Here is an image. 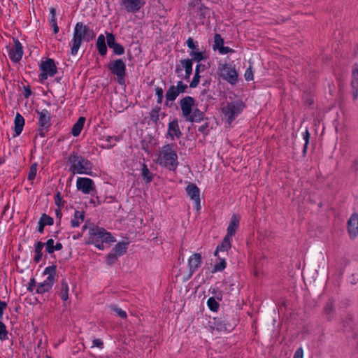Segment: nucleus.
Segmentation results:
<instances>
[{"instance_id":"nucleus-1","label":"nucleus","mask_w":358,"mask_h":358,"mask_svg":"<svg viewBox=\"0 0 358 358\" xmlns=\"http://www.w3.org/2000/svg\"><path fill=\"white\" fill-rule=\"evenodd\" d=\"M94 37L95 33L89 26L81 22H77L73 29L72 39L69 43L71 55H76L83 41L90 42Z\"/></svg>"},{"instance_id":"nucleus-2","label":"nucleus","mask_w":358,"mask_h":358,"mask_svg":"<svg viewBox=\"0 0 358 358\" xmlns=\"http://www.w3.org/2000/svg\"><path fill=\"white\" fill-rule=\"evenodd\" d=\"M115 241L112 234L105 229L91 224L89 227L88 239L85 241L86 245H94L97 249L103 250L104 243Z\"/></svg>"},{"instance_id":"nucleus-3","label":"nucleus","mask_w":358,"mask_h":358,"mask_svg":"<svg viewBox=\"0 0 358 358\" xmlns=\"http://www.w3.org/2000/svg\"><path fill=\"white\" fill-rule=\"evenodd\" d=\"M182 116L187 122H200L203 120L204 113L196 106L195 99L186 96L179 101Z\"/></svg>"},{"instance_id":"nucleus-4","label":"nucleus","mask_w":358,"mask_h":358,"mask_svg":"<svg viewBox=\"0 0 358 358\" xmlns=\"http://www.w3.org/2000/svg\"><path fill=\"white\" fill-rule=\"evenodd\" d=\"M68 161L70 163L69 171L73 174L93 176L92 163L77 152H71L68 157Z\"/></svg>"},{"instance_id":"nucleus-5","label":"nucleus","mask_w":358,"mask_h":358,"mask_svg":"<svg viewBox=\"0 0 358 358\" xmlns=\"http://www.w3.org/2000/svg\"><path fill=\"white\" fill-rule=\"evenodd\" d=\"M157 163L170 171H175L178 166V157L172 144H166L160 149Z\"/></svg>"},{"instance_id":"nucleus-6","label":"nucleus","mask_w":358,"mask_h":358,"mask_svg":"<svg viewBox=\"0 0 358 358\" xmlns=\"http://www.w3.org/2000/svg\"><path fill=\"white\" fill-rule=\"evenodd\" d=\"M56 266L52 265L44 269L43 274L48 276L42 282L37 284L36 289L37 294H43L51 290L56 281Z\"/></svg>"},{"instance_id":"nucleus-7","label":"nucleus","mask_w":358,"mask_h":358,"mask_svg":"<svg viewBox=\"0 0 358 358\" xmlns=\"http://www.w3.org/2000/svg\"><path fill=\"white\" fill-rule=\"evenodd\" d=\"M217 74L231 85H236L238 82L237 71L234 66L229 64H219Z\"/></svg>"},{"instance_id":"nucleus-8","label":"nucleus","mask_w":358,"mask_h":358,"mask_svg":"<svg viewBox=\"0 0 358 358\" xmlns=\"http://www.w3.org/2000/svg\"><path fill=\"white\" fill-rule=\"evenodd\" d=\"M36 113L38 115L37 124L38 127V131L40 136L43 137L49 131L52 125L51 113L45 108L41 109L40 110H36Z\"/></svg>"},{"instance_id":"nucleus-9","label":"nucleus","mask_w":358,"mask_h":358,"mask_svg":"<svg viewBox=\"0 0 358 358\" xmlns=\"http://www.w3.org/2000/svg\"><path fill=\"white\" fill-rule=\"evenodd\" d=\"M244 104L241 101H234L227 103L222 108V113L229 124H231L235 118L241 114L244 108Z\"/></svg>"},{"instance_id":"nucleus-10","label":"nucleus","mask_w":358,"mask_h":358,"mask_svg":"<svg viewBox=\"0 0 358 358\" xmlns=\"http://www.w3.org/2000/svg\"><path fill=\"white\" fill-rule=\"evenodd\" d=\"M39 69L41 73L38 75V79L41 83H43L49 77H53L57 72L55 61L50 58L42 61L39 65Z\"/></svg>"},{"instance_id":"nucleus-11","label":"nucleus","mask_w":358,"mask_h":358,"mask_svg":"<svg viewBox=\"0 0 358 358\" xmlns=\"http://www.w3.org/2000/svg\"><path fill=\"white\" fill-rule=\"evenodd\" d=\"M110 71L117 76L120 85L125 83L126 64L122 59H117L108 64Z\"/></svg>"},{"instance_id":"nucleus-12","label":"nucleus","mask_w":358,"mask_h":358,"mask_svg":"<svg viewBox=\"0 0 358 358\" xmlns=\"http://www.w3.org/2000/svg\"><path fill=\"white\" fill-rule=\"evenodd\" d=\"M192 59H181L180 63L176 66L175 71L178 76L189 80L192 73Z\"/></svg>"},{"instance_id":"nucleus-13","label":"nucleus","mask_w":358,"mask_h":358,"mask_svg":"<svg viewBox=\"0 0 358 358\" xmlns=\"http://www.w3.org/2000/svg\"><path fill=\"white\" fill-rule=\"evenodd\" d=\"M13 44L7 46L8 55L9 59L14 63L19 62L23 56V46L17 38H13Z\"/></svg>"},{"instance_id":"nucleus-14","label":"nucleus","mask_w":358,"mask_h":358,"mask_svg":"<svg viewBox=\"0 0 358 358\" xmlns=\"http://www.w3.org/2000/svg\"><path fill=\"white\" fill-rule=\"evenodd\" d=\"M76 188L85 194H92L96 190L94 182L89 178H78Z\"/></svg>"},{"instance_id":"nucleus-15","label":"nucleus","mask_w":358,"mask_h":358,"mask_svg":"<svg viewBox=\"0 0 358 358\" xmlns=\"http://www.w3.org/2000/svg\"><path fill=\"white\" fill-rule=\"evenodd\" d=\"M186 192L188 196L194 201V208L196 210L201 209L200 189L194 183H189L186 187Z\"/></svg>"},{"instance_id":"nucleus-16","label":"nucleus","mask_w":358,"mask_h":358,"mask_svg":"<svg viewBox=\"0 0 358 358\" xmlns=\"http://www.w3.org/2000/svg\"><path fill=\"white\" fill-rule=\"evenodd\" d=\"M121 6L128 13H136L144 5V2L141 0H119Z\"/></svg>"},{"instance_id":"nucleus-17","label":"nucleus","mask_w":358,"mask_h":358,"mask_svg":"<svg viewBox=\"0 0 358 358\" xmlns=\"http://www.w3.org/2000/svg\"><path fill=\"white\" fill-rule=\"evenodd\" d=\"M348 231L351 238H355L358 235V214L352 213L348 221Z\"/></svg>"},{"instance_id":"nucleus-18","label":"nucleus","mask_w":358,"mask_h":358,"mask_svg":"<svg viewBox=\"0 0 358 358\" xmlns=\"http://www.w3.org/2000/svg\"><path fill=\"white\" fill-rule=\"evenodd\" d=\"M166 135L171 140H174L175 138H179L182 136V132L180 129L178 120L177 119L169 122Z\"/></svg>"},{"instance_id":"nucleus-19","label":"nucleus","mask_w":358,"mask_h":358,"mask_svg":"<svg viewBox=\"0 0 358 358\" xmlns=\"http://www.w3.org/2000/svg\"><path fill=\"white\" fill-rule=\"evenodd\" d=\"M202 263V257L201 254L194 253L188 259V268L192 275L200 267Z\"/></svg>"},{"instance_id":"nucleus-20","label":"nucleus","mask_w":358,"mask_h":358,"mask_svg":"<svg viewBox=\"0 0 358 358\" xmlns=\"http://www.w3.org/2000/svg\"><path fill=\"white\" fill-rule=\"evenodd\" d=\"M213 330L220 333H229L233 329V326L222 319L215 320Z\"/></svg>"},{"instance_id":"nucleus-21","label":"nucleus","mask_w":358,"mask_h":358,"mask_svg":"<svg viewBox=\"0 0 358 358\" xmlns=\"http://www.w3.org/2000/svg\"><path fill=\"white\" fill-rule=\"evenodd\" d=\"M239 217L237 215L234 214L231 217L229 224L227 227L226 236L232 238L239 226Z\"/></svg>"},{"instance_id":"nucleus-22","label":"nucleus","mask_w":358,"mask_h":358,"mask_svg":"<svg viewBox=\"0 0 358 358\" xmlns=\"http://www.w3.org/2000/svg\"><path fill=\"white\" fill-rule=\"evenodd\" d=\"M24 126V118L22 115L17 113L14 120V137L19 136L22 133Z\"/></svg>"},{"instance_id":"nucleus-23","label":"nucleus","mask_w":358,"mask_h":358,"mask_svg":"<svg viewBox=\"0 0 358 358\" xmlns=\"http://www.w3.org/2000/svg\"><path fill=\"white\" fill-rule=\"evenodd\" d=\"M351 86L353 99L356 100L358 98V68L357 66H354L352 69Z\"/></svg>"},{"instance_id":"nucleus-24","label":"nucleus","mask_w":358,"mask_h":358,"mask_svg":"<svg viewBox=\"0 0 358 358\" xmlns=\"http://www.w3.org/2000/svg\"><path fill=\"white\" fill-rule=\"evenodd\" d=\"M231 239L232 238L225 236L222 243L217 246V248L214 252L215 256L219 255L218 253L220 252H227L231 247Z\"/></svg>"},{"instance_id":"nucleus-25","label":"nucleus","mask_w":358,"mask_h":358,"mask_svg":"<svg viewBox=\"0 0 358 358\" xmlns=\"http://www.w3.org/2000/svg\"><path fill=\"white\" fill-rule=\"evenodd\" d=\"M96 47L99 53L101 56H105L107 53V46L106 44V38L103 34H100L96 42Z\"/></svg>"},{"instance_id":"nucleus-26","label":"nucleus","mask_w":358,"mask_h":358,"mask_svg":"<svg viewBox=\"0 0 358 358\" xmlns=\"http://www.w3.org/2000/svg\"><path fill=\"white\" fill-rule=\"evenodd\" d=\"M85 213L83 210H75L73 217L71 221V226L73 228L78 227L84 221Z\"/></svg>"},{"instance_id":"nucleus-27","label":"nucleus","mask_w":358,"mask_h":358,"mask_svg":"<svg viewBox=\"0 0 358 358\" xmlns=\"http://www.w3.org/2000/svg\"><path fill=\"white\" fill-rule=\"evenodd\" d=\"M180 93L175 87V85H171L167 90L165 96L166 99V105H169V102L174 101L176 98L178 96Z\"/></svg>"},{"instance_id":"nucleus-28","label":"nucleus","mask_w":358,"mask_h":358,"mask_svg":"<svg viewBox=\"0 0 358 358\" xmlns=\"http://www.w3.org/2000/svg\"><path fill=\"white\" fill-rule=\"evenodd\" d=\"M34 252L35 253V255L33 258V260L36 264H37V263L40 262L42 259V257H43L42 250L44 247V243L41 241H38V242H36L34 243Z\"/></svg>"},{"instance_id":"nucleus-29","label":"nucleus","mask_w":358,"mask_h":358,"mask_svg":"<svg viewBox=\"0 0 358 358\" xmlns=\"http://www.w3.org/2000/svg\"><path fill=\"white\" fill-rule=\"evenodd\" d=\"M85 122V118L84 117H80L77 122L73 125L71 134L73 136L76 137L80 135L83 129Z\"/></svg>"},{"instance_id":"nucleus-30","label":"nucleus","mask_w":358,"mask_h":358,"mask_svg":"<svg viewBox=\"0 0 358 358\" xmlns=\"http://www.w3.org/2000/svg\"><path fill=\"white\" fill-rule=\"evenodd\" d=\"M61 289L59 295L63 301L69 299V285L65 279L61 280Z\"/></svg>"},{"instance_id":"nucleus-31","label":"nucleus","mask_w":358,"mask_h":358,"mask_svg":"<svg viewBox=\"0 0 358 358\" xmlns=\"http://www.w3.org/2000/svg\"><path fill=\"white\" fill-rule=\"evenodd\" d=\"M102 140L106 143L103 147L106 149H110L115 145L117 142L120 141V138L117 136H103Z\"/></svg>"},{"instance_id":"nucleus-32","label":"nucleus","mask_w":358,"mask_h":358,"mask_svg":"<svg viewBox=\"0 0 358 358\" xmlns=\"http://www.w3.org/2000/svg\"><path fill=\"white\" fill-rule=\"evenodd\" d=\"M189 55L192 57V62H200L201 61L206 60L207 59V56L203 51L195 50L190 51L189 52Z\"/></svg>"},{"instance_id":"nucleus-33","label":"nucleus","mask_w":358,"mask_h":358,"mask_svg":"<svg viewBox=\"0 0 358 358\" xmlns=\"http://www.w3.org/2000/svg\"><path fill=\"white\" fill-rule=\"evenodd\" d=\"M218 262L215 263L213 267V272H220L222 271L227 266V262L224 257H221L220 255L217 256Z\"/></svg>"},{"instance_id":"nucleus-34","label":"nucleus","mask_w":358,"mask_h":358,"mask_svg":"<svg viewBox=\"0 0 358 358\" xmlns=\"http://www.w3.org/2000/svg\"><path fill=\"white\" fill-rule=\"evenodd\" d=\"M128 248V243L119 242L113 248V251L116 253L119 257L123 255Z\"/></svg>"},{"instance_id":"nucleus-35","label":"nucleus","mask_w":358,"mask_h":358,"mask_svg":"<svg viewBox=\"0 0 358 358\" xmlns=\"http://www.w3.org/2000/svg\"><path fill=\"white\" fill-rule=\"evenodd\" d=\"M141 176L148 183L150 182L153 179V174L149 171L145 164H142Z\"/></svg>"},{"instance_id":"nucleus-36","label":"nucleus","mask_w":358,"mask_h":358,"mask_svg":"<svg viewBox=\"0 0 358 358\" xmlns=\"http://www.w3.org/2000/svg\"><path fill=\"white\" fill-rule=\"evenodd\" d=\"M224 46V40L220 34H215L214 35V41L213 45V50H218Z\"/></svg>"},{"instance_id":"nucleus-37","label":"nucleus","mask_w":358,"mask_h":358,"mask_svg":"<svg viewBox=\"0 0 358 358\" xmlns=\"http://www.w3.org/2000/svg\"><path fill=\"white\" fill-rule=\"evenodd\" d=\"M8 339V333L6 329V326L4 323L0 321V340L1 341Z\"/></svg>"},{"instance_id":"nucleus-38","label":"nucleus","mask_w":358,"mask_h":358,"mask_svg":"<svg viewBox=\"0 0 358 358\" xmlns=\"http://www.w3.org/2000/svg\"><path fill=\"white\" fill-rule=\"evenodd\" d=\"M207 306L210 310L214 312L217 311L219 308V303L213 297H210L208 299Z\"/></svg>"},{"instance_id":"nucleus-39","label":"nucleus","mask_w":358,"mask_h":358,"mask_svg":"<svg viewBox=\"0 0 358 358\" xmlns=\"http://www.w3.org/2000/svg\"><path fill=\"white\" fill-rule=\"evenodd\" d=\"M39 221L43 223L45 226H52L54 224L53 218L45 213L42 214Z\"/></svg>"},{"instance_id":"nucleus-40","label":"nucleus","mask_w":358,"mask_h":358,"mask_svg":"<svg viewBox=\"0 0 358 358\" xmlns=\"http://www.w3.org/2000/svg\"><path fill=\"white\" fill-rule=\"evenodd\" d=\"M160 108H152L150 113V118L154 122H157L159 119Z\"/></svg>"},{"instance_id":"nucleus-41","label":"nucleus","mask_w":358,"mask_h":358,"mask_svg":"<svg viewBox=\"0 0 358 358\" xmlns=\"http://www.w3.org/2000/svg\"><path fill=\"white\" fill-rule=\"evenodd\" d=\"M186 45L189 49L192 50V51L199 50L198 42L194 41L191 37L188 38L186 41Z\"/></svg>"},{"instance_id":"nucleus-42","label":"nucleus","mask_w":358,"mask_h":358,"mask_svg":"<svg viewBox=\"0 0 358 358\" xmlns=\"http://www.w3.org/2000/svg\"><path fill=\"white\" fill-rule=\"evenodd\" d=\"M55 241L52 238L48 239L45 243V250L48 254L54 252Z\"/></svg>"},{"instance_id":"nucleus-43","label":"nucleus","mask_w":358,"mask_h":358,"mask_svg":"<svg viewBox=\"0 0 358 358\" xmlns=\"http://www.w3.org/2000/svg\"><path fill=\"white\" fill-rule=\"evenodd\" d=\"M37 172V164H34L31 166L27 178L29 180H33L35 179Z\"/></svg>"},{"instance_id":"nucleus-44","label":"nucleus","mask_w":358,"mask_h":358,"mask_svg":"<svg viewBox=\"0 0 358 358\" xmlns=\"http://www.w3.org/2000/svg\"><path fill=\"white\" fill-rule=\"evenodd\" d=\"M106 41L107 45L110 48H112L117 43L115 42V38L113 34L106 32Z\"/></svg>"},{"instance_id":"nucleus-45","label":"nucleus","mask_w":358,"mask_h":358,"mask_svg":"<svg viewBox=\"0 0 358 358\" xmlns=\"http://www.w3.org/2000/svg\"><path fill=\"white\" fill-rule=\"evenodd\" d=\"M118 255L115 253L113 251L109 253L106 257V262L108 265H112L115 263L117 260Z\"/></svg>"},{"instance_id":"nucleus-46","label":"nucleus","mask_w":358,"mask_h":358,"mask_svg":"<svg viewBox=\"0 0 358 358\" xmlns=\"http://www.w3.org/2000/svg\"><path fill=\"white\" fill-rule=\"evenodd\" d=\"M201 76L199 75V73L194 72V76L193 77L192 80L191 81L189 84V87L191 88H195L198 86L200 82Z\"/></svg>"},{"instance_id":"nucleus-47","label":"nucleus","mask_w":358,"mask_h":358,"mask_svg":"<svg viewBox=\"0 0 358 358\" xmlns=\"http://www.w3.org/2000/svg\"><path fill=\"white\" fill-rule=\"evenodd\" d=\"M111 49L117 55H122L124 53V48L120 43H116Z\"/></svg>"},{"instance_id":"nucleus-48","label":"nucleus","mask_w":358,"mask_h":358,"mask_svg":"<svg viewBox=\"0 0 358 358\" xmlns=\"http://www.w3.org/2000/svg\"><path fill=\"white\" fill-rule=\"evenodd\" d=\"M155 94L157 97V103L161 104L163 101L164 98V90L162 87H157L155 88Z\"/></svg>"},{"instance_id":"nucleus-49","label":"nucleus","mask_w":358,"mask_h":358,"mask_svg":"<svg viewBox=\"0 0 358 358\" xmlns=\"http://www.w3.org/2000/svg\"><path fill=\"white\" fill-rule=\"evenodd\" d=\"M175 87L177 89L180 94L185 92L187 89V85L185 84L182 81H178Z\"/></svg>"},{"instance_id":"nucleus-50","label":"nucleus","mask_w":358,"mask_h":358,"mask_svg":"<svg viewBox=\"0 0 358 358\" xmlns=\"http://www.w3.org/2000/svg\"><path fill=\"white\" fill-rule=\"evenodd\" d=\"M111 310H113L114 312H115L117 313V315L118 316H120L121 318H126L127 317V313L124 310H122L121 308L115 306H112L111 307Z\"/></svg>"},{"instance_id":"nucleus-51","label":"nucleus","mask_w":358,"mask_h":358,"mask_svg":"<svg viewBox=\"0 0 358 358\" xmlns=\"http://www.w3.org/2000/svg\"><path fill=\"white\" fill-rule=\"evenodd\" d=\"M57 22L56 9L55 8L52 7V8H50L49 22L52 23V22Z\"/></svg>"},{"instance_id":"nucleus-52","label":"nucleus","mask_w":358,"mask_h":358,"mask_svg":"<svg viewBox=\"0 0 358 358\" xmlns=\"http://www.w3.org/2000/svg\"><path fill=\"white\" fill-rule=\"evenodd\" d=\"M208 124L206 122L205 124L201 125L198 128V131L203 134L205 136L208 134Z\"/></svg>"},{"instance_id":"nucleus-53","label":"nucleus","mask_w":358,"mask_h":358,"mask_svg":"<svg viewBox=\"0 0 358 358\" xmlns=\"http://www.w3.org/2000/svg\"><path fill=\"white\" fill-rule=\"evenodd\" d=\"M302 136H303V138L304 139L305 141V144H304V151H306V148H307V146H308V144L309 143V138H310V133L308 131V130L306 129V131L302 134Z\"/></svg>"},{"instance_id":"nucleus-54","label":"nucleus","mask_w":358,"mask_h":358,"mask_svg":"<svg viewBox=\"0 0 358 358\" xmlns=\"http://www.w3.org/2000/svg\"><path fill=\"white\" fill-rule=\"evenodd\" d=\"M334 311V304L331 301H329L325 307H324V312L327 314H331Z\"/></svg>"},{"instance_id":"nucleus-55","label":"nucleus","mask_w":358,"mask_h":358,"mask_svg":"<svg viewBox=\"0 0 358 358\" xmlns=\"http://www.w3.org/2000/svg\"><path fill=\"white\" fill-rule=\"evenodd\" d=\"M245 79L247 81L252 80L253 79V72L250 67H249L245 72L244 74Z\"/></svg>"},{"instance_id":"nucleus-56","label":"nucleus","mask_w":358,"mask_h":358,"mask_svg":"<svg viewBox=\"0 0 358 358\" xmlns=\"http://www.w3.org/2000/svg\"><path fill=\"white\" fill-rule=\"evenodd\" d=\"M235 50L229 47L223 46L219 51V53L221 55H226L228 53H234Z\"/></svg>"},{"instance_id":"nucleus-57","label":"nucleus","mask_w":358,"mask_h":358,"mask_svg":"<svg viewBox=\"0 0 358 358\" xmlns=\"http://www.w3.org/2000/svg\"><path fill=\"white\" fill-rule=\"evenodd\" d=\"M293 358H303V350L301 347L295 351Z\"/></svg>"},{"instance_id":"nucleus-58","label":"nucleus","mask_w":358,"mask_h":358,"mask_svg":"<svg viewBox=\"0 0 358 358\" xmlns=\"http://www.w3.org/2000/svg\"><path fill=\"white\" fill-rule=\"evenodd\" d=\"M103 346V343L101 339H94L92 341V347H97L99 348H102Z\"/></svg>"},{"instance_id":"nucleus-59","label":"nucleus","mask_w":358,"mask_h":358,"mask_svg":"<svg viewBox=\"0 0 358 358\" xmlns=\"http://www.w3.org/2000/svg\"><path fill=\"white\" fill-rule=\"evenodd\" d=\"M32 94V92L31 90V88L29 85H27V86H24V92H23V94H24V96L25 98H29Z\"/></svg>"},{"instance_id":"nucleus-60","label":"nucleus","mask_w":358,"mask_h":358,"mask_svg":"<svg viewBox=\"0 0 358 358\" xmlns=\"http://www.w3.org/2000/svg\"><path fill=\"white\" fill-rule=\"evenodd\" d=\"M7 307V303L5 301H0V320L3 318V311Z\"/></svg>"},{"instance_id":"nucleus-61","label":"nucleus","mask_w":358,"mask_h":358,"mask_svg":"<svg viewBox=\"0 0 358 358\" xmlns=\"http://www.w3.org/2000/svg\"><path fill=\"white\" fill-rule=\"evenodd\" d=\"M206 69V65L203 64H200L199 62L198 64L196 66L195 72L200 73L201 72L205 71Z\"/></svg>"},{"instance_id":"nucleus-62","label":"nucleus","mask_w":358,"mask_h":358,"mask_svg":"<svg viewBox=\"0 0 358 358\" xmlns=\"http://www.w3.org/2000/svg\"><path fill=\"white\" fill-rule=\"evenodd\" d=\"M36 282L34 278H31L29 282L27 289L30 292L34 290V287L36 286Z\"/></svg>"},{"instance_id":"nucleus-63","label":"nucleus","mask_w":358,"mask_h":358,"mask_svg":"<svg viewBox=\"0 0 358 358\" xmlns=\"http://www.w3.org/2000/svg\"><path fill=\"white\" fill-rule=\"evenodd\" d=\"M52 28V30H53V33L54 34H57L59 31V27L57 25V22H52V23H50Z\"/></svg>"},{"instance_id":"nucleus-64","label":"nucleus","mask_w":358,"mask_h":358,"mask_svg":"<svg viewBox=\"0 0 358 358\" xmlns=\"http://www.w3.org/2000/svg\"><path fill=\"white\" fill-rule=\"evenodd\" d=\"M63 248V245L60 242H57L54 247V252L61 250Z\"/></svg>"}]
</instances>
